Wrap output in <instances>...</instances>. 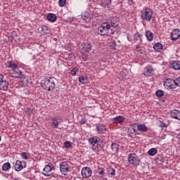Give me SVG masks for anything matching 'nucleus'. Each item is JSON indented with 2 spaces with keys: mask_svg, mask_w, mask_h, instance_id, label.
I'll return each instance as SVG.
<instances>
[{
  "mask_svg": "<svg viewBox=\"0 0 180 180\" xmlns=\"http://www.w3.org/2000/svg\"><path fill=\"white\" fill-rule=\"evenodd\" d=\"M172 40L176 41L180 37V30L179 29L174 30L171 32Z\"/></svg>",
  "mask_w": 180,
  "mask_h": 180,
  "instance_id": "4468645a",
  "label": "nucleus"
},
{
  "mask_svg": "<svg viewBox=\"0 0 180 180\" xmlns=\"http://www.w3.org/2000/svg\"><path fill=\"white\" fill-rule=\"evenodd\" d=\"M155 95L156 96H158V98H161L162 96H164V91L162 90H158L155 92Z\"/></svg>",
  "mask_w": 180,
  "mask_h": 180,
  "instance_id": "f704fd0d",
  "label": "nucleus"
},
{
  "mask_svg": "<svg viewBox=\"0 0 180 180\" xmlns=\"http://www.w3.org/2000/svg\"><path fill=\"white\" fill-rule=\"evenodd\" d=\"M141 18L143 20L150 22L153 19V10L150 8H146L141 11Z\"/></svg>",
  "mask_w": 180,
  "mask_h": 180,
  "instance_id": "20e7f679",
  "label": "nucleus"
},
{
  "mask_svg": "<svg viewBox=\"0 0 180 180\" xmlns=\"http://www.w3.org/2000/svg\"><path fill=\"white\" fill-rule=\"evenodd\" d=\"M142 34H140L139 33H136L134 35V40H135L136 41H139V40H141V37H142Z\"/></svg>",
  "mask_w": 180,
  "mask_h": 180,
  "instance_id": "72a5a7b5",
  "label": "nucleus"
},
{
  "mask_svg": "<svg viewBox=\"0 0 180 180\" xmlns=\"http://www.w3.org/2000/svg\"><path fill=\"white\" fill-rule=\"evenodd\" d=\"M97 33L101 36H110V34H115L116 33V30L113 28H111L110 23L108 22H105L101 24L98 28Z\"/></svg>",
  "mask_w": 180,
  "mask_h": 180,
  "instance_id": "f257e3e1",
  "label": "nucleus"
},
{
  "mask_svg": "<svg viewBox=\"0 0 180 180\" xmlns=\"http://www.w3.org/2000/svg\"><path fill=\"white\" fill-rule=\"evenodd\" d=\"M101 141H102V140L98 136H94L89 139V142L91 146V148L95 153H100L102 150Z\"/></svg>",
  "mask_w": 180,
  "mask_h": 180,
  "instance_id": "f03ea898",
  "label": "nucleus"
},
{
  "mask_svg": "<svg viewBox=\"0 0 180 180\" xmlns=\"http://www.w3.org/2000/svg\"><path fill=\"white\" fill-rule=\"evenodd\" d=\"M157 154V149L155 148H152L148 151V155L151 157Z\"/></svg>",
  "mask_w": 180,
  "mask_h": 180,
  "instance_id": "c756f323",
  "label": "nucleus"
},
{
  "mask_svg": "<svg viewBox=\"0 0 180 180\" xmlns=\"http://www.w3.org/2000/svg\"><path fill=\"white\" fill-rule=\"evenodd\" d=\"M65 2H67V0H59L58 5L60 6V8H63L65 5Z\"/></svg>",
  "mask_w": 180,
  "mask_h": 180,
  "instance_id": "58836bf2",
  "label": "nucleus"
},
{
  "mask_svg": "<svg viewBox=\"0 0 180 180\" xmlns=\"http://www.w3.org/2000/svg\"><path fill=\"white\" fill-rule=\"evenodd\" d=\"M85 123H86V121L85 120H81V124H85Z\"/></svg>",
  "mask_w": 180,
  "mask_h": 180,
  "instance_id": "8fccbe9b",
  "label": "nucleus"
},
{
  "mask_svg": "<svg viewBox=\"0 0 180 180\" xmlns=\"http://www.w3.org/2000/svg\"><path fill=\"white\" fill-rule=\"evenodd\" d=\"M167 124H165V122H161V124H160V127H162V129H163V127H167Z\"/></svg>",
  "mask_w": 180,
  "mask_h": 180,
  "instance_id": "de8ad7c7",
  "label": "nucleus"
},
{
  "mask_svg": "<svg viewBox=\"0 0 180 180\" xmlns=\"http://www.w3.org/2000/svg\"><path fill=\"white\" fill-rule=\"evenodd\" d=\"M9 88V82L5 79L4 75L0 74V89L1 91H7Z\"/></svg>",
  "mask_w": 180,
  "mask_h": 180,
  "instance_id": "0eeeda50",
  "label": "nucleus"
},
{
  "mask_svg": "<svg viewBox=\"0 0 180 180\" xmlns=\"http://www.w3.org/2000/svg\"><path fill=\"white\" fill-rule=\"evenodd\" d=\"M137 130L141 133H146V131H148V127H147L144 124H139L137 126Z\"/></svg>",
  "mask_w": 180,
  "mask_h": 180,
  "instance_id": "aec40b11",
  "label": "nucleus"
},
{
  "mask_svg": "<svg viewBox=\"0 0 180 180\" xmlns=\"http://www.w3.org/2000/svg\"><path fill=\"white\" fill-rule=\"evenodd\" d=\"M171 68L178 71L180 70V61L179 60H174L171 63Z\"/></svg>",
  "mask_w": 180,
  "mask_h": 180,
  "instance_id": "6ab92c4d",
  "label": "nucleus"
},
{
  "mask_svg": "<svg viewBox=\"0 0 180 180\" xmlns=\"http://www.w3.org/2000/svg\"><path fill=\"white\" fill-rule=\"evenodd\" d=\"M78 72H79V69H78V68H74L72 70H71V75L73 77H75L77 75V74H78Z\"/></svg>",
  "mask_w": 180,
  "mask_h": 180,
  "instance_id": "473e14b6",
  "label": "nucleus"
},
{
  "mask_svg": "<svg viewBox=\"0 0 180 180\" xmlns=\"http://www.w3.org/2000/svg\"><path fill=\"white\" fill-rule=\"evenodd\" d=\"M64 146H65V148H70V147H71V142L65 141L64 143Z\"/></svg>",
  "mask_w": 180,
  "mask_h": 180,
  "instance_id": "37998d69",
  "label": "nucleus"
},
{
  "mask_svg": "<svg viewBox=\"0 0 180 180\" xmlns=\"http://www.w3.org/2000/svg\"><path fill=\"white\" fill-rule=\"evenodd\" d=\"M81 17L82 20H84L85 23H89V22H91V19H92V15H91V14H89L88 13H84V14H82Z\"/></svg>",
  "mask_w": 180,
  "mask_h": 180,
  "instance_id": "f3484780",
  "label": "nucleus"
},
{
  "mask_svg": "<svg viewBox=\"0 0 180 180\" xmlns=\"http://www.w3.org/2000/svg\"><path fill=\"white\" fill-rule=\"evenodd\" d=\"M69 58H70V60H71V61H74V60H75V56L73 53H71L69 55Z\"/></svg>",
  "mask_w": 180,
  "mask_h": 180,
  "instance_id": "49530a36",
  "label": "nucleus"
},
{
  "mask_svg": "<svg viewBox=\"0 0 180 180\" xmlns=\"http://www.w3.org/2000/svg\"><path fill=\"white\" fill-rule=\"evenodd\" d=\"M112 122H113V123H115L116 124H117L119 123H123V122H124V117L121 116V115L115 117L112 119Z\"/></svg>",
  "mask_w": 180,
  "mask_h": 180,
  "instance_id": "412c9836",
  "label": "nucleus"
},
{
  "mask_svg": "<svg viewBox=\"0 0 180 180\" xmlns=\"http://www.w3.org/2000/svg\"><path fill=\"white\" fill-rule=\"evenodd\" d=\"M23 168H26V161L17 160L14 165L15 171L19 172L20 171H22Z\"/></svg>",
  "mask_w": 180,
  "mask_h": 180,
  "instance_id": "1a4fd4ad",
  "label": "nucleus"
},
{
  "mask_svg": "<svg viewBox=\"0 0 180 180\" xmlns=\"http://www.w3.org/2000/svg\"><path fill=\"white\" fill-rule=\"evenodd\" d=\"M16 69L14 70V72L15 74H17V76H12L14 78H19V75H20V70H15Z\"/></svg>",
  "mask_w": 180,
  "mask_h": 180,
  "instance_id": "79ce46f5",
  "label": "nucleus"
},
{
  "mask_svg": "<svg viewBox=\"0 0 180 180\" xmlns=\"http://www.w3.org/2000/svg\"><path fill=\"white\" fill-rule=\"evenodd\" d=\"M42 84H44V89L46 91H53L56 86V83H54V79L53 77L45 78Z\"/></svg>",
  "mask_w": 180,
  "mask_h": 180,
  "instance_id": "7ed1b4c3",
  "label": "nucleus"
},
{
  "mask_svg": "<svg viewBox=\"0 0 180 180\" xmlns=\"http://www.w3.org/2000/svg\"><path fill=\"white\" fill-rule=\"evenodd\" d=\"M163 47L164 46H162V44H161L160 42L155 43L153 46L154 50H155L158 52L161 51V50H162Z\"/></svg>",
  "mask_w": 180,
  "mask_h": 180,
  "instance_id": "393cba45",
  "label": "nucleus"
},
{
  "mask_svg": "<svg viewBox=\"0 0 180 180\" xmlns=\"http://www.w3.org/2000/svg\"><path fill=\"white\" fill-rule=\"evenodd\" d=\"M139 123H135V124H133L130 126V127L131 129H134V130H137V126H138Z\"/></svg>",
  "mask_w": 180,
  "mask_h": 180,
  "instance_id": "a18cd8bd",
  "label": "nucleus"
},
{
  "mask_svg": "<svg viewBox=\"0 0 180 180\" xmlns=\"http://www.w3.org/2000/svg\"><path fill=\"white\" fill-rule=\"evenodd\" d=\"M128 162L130 165L138 167V165H140L141 161L136 153H129L128 155Z\"/></svg>",
  "mask_w": 180,
  "mask_h": 180,
  "instance_id": "39448f33",
  "label": "nucleus"
},
{
  "mask_svg": "<svg viewBox=\"0 0 180 180\" xmlns=\"http://www.w3.org/2000/svg\"><path fill=\"white\" fill-rule=\"evenodd\" d=\"M60 171L63 175H67L70 171V164L67 162H63L60 164Z\"/></svg>",
  "mask_w": 180,
  "mask_h": 180,
  "instance_id": "9d476101",
  "label": "nucleus"
},
{
  "mask_svg": "<svg viewBox=\"0 0 180 180\" xmlns=\"http://www.w3.org/2000/svg\"><path fill=\"white\" fill-rule=\"evenodd\" d=\"M66 21L68 22L69 23H72V22H74V18L72 17H68L66 19Z\"/></svg>",
  "mask_w": 180,
  "mask_h": 180,
  "instance_id": "c03bdc74",
  "label": "nucleus"
},
{
  "mask_svg": "<svg viewBox=\"0 0 180 180\" xmlns=\"http://www.w3.org/2000/svg\"><path fill=\"white\" fill-rule=\"evenodd\" d=\"M41 32H43V33L49 34V27L46 25H43L41 27Z\"/></svg>",
  "mask_w": 180,
  "mask_h": 180,
  "instance_id": "e433bc0d",
  "label": "nucleus"
},
{
  "mask_svg": "<svg viewBox=\"0 0 180 180\" xmlns=\"http://www.w3.org/2000/svg\"><path fill=\"white\" fill-rule=\"evenodd\" d=\"M174 81H175V83H176V86H179L180 87V77L176 78L174 79Z\"/></svg>",
  "mask_w": 180,
  "mask_h": 180,
  "instance_id": "a19ab883",
  "label": "nucleus"
},
{
  "mask_svg": "<svg viewBox=\"0 0 180 180\" xmlns=\"http://www.w3.org/2000/svg\"><path fill=\"white\" fill-rule=\"evenodd\" d=\"M119 18L113 17L110 22L111 29H114V30H117V27H119Z\"/></svg>",
  "mask_w": 180,
  "mask_h": 180,
  "instance_id": "ddd939ff",
  "label": "nucleus"
},
{
  "mask_svg": "<svg viewBox=\"0 0 180 180\" xmlns=\"http://www.w3.org/2000/svg\"><path fill=\"white\" fill-rule=\"evenodd\" d=\"M8 68H12L13 70H16L18 68V65H16L14 62H8Z\"/></svg>",
  "mask_w": 180,
  "mask_h": 180,
  "instance_id": "2f4dec72",
  "label": "nucleus"
},
{
  "mask_svg": "<svg viewBox=\"0 0 180 180\" xmlns=\"http://www.w3.org/2000/svg\"><path fill=\"white\" fill-rule=\"evenodd\" d=\"M14 180H19V179H14Z\"/></svg>",
  "mask_w": 180,
  "mask_h": 180,
  "instance_id": "864d4df0",
  "label": "nucleus"
},
{
  "mask_svg": "<svg viewBox=\"0 0 180 180\" xmlns=\"http://www.w3.org/2000/svg\"><path fill=\"white\" fill-rule=\"evenodd\" d=\"M146 37L148 41H153L154 39V34L150 30H148L146 32Z\"/></svg>",
  "mask_w": 180,
  "mask_h": 180,
  "instance_id": "4be33fe9",
  "label": "nucleus"
},
{
  "mask_svg": "<svg viewBox=\"0 0 180 180\" xmlns=\"http://www.w3.org/2000/svg\"><path fill=\"white\" fill-rule=\"evenodd\" d=\"M83 50H84L85 53H89L92 50V45L89 43H84Z\"/></svg>",
  "mask_w": 180,
  "mask_h": 180,
  "instance_id": "b1692460",
  "label": "nucleus"
},
{
  "mask_svg": "<svg viewBox=\"0 0 180 180\" xmlns=\"http://www.w3.org/2000/svg\"><path fill=\"white\" fill-rule=\"evenodd\" d=\"M79 81L81 84H85L86 83V81H88V77L84 75L79 76Z\"/></svg>",
  "mask_w": 180,
  "mask_h": 180,
  "instance_id": "7c9ffc66",
  "label": "nucleus"
},
{
  "mask_svg": "<svg viewBox=\"0 0 180 180\" xmlns=\"http://www.w3.org/2000/svg\"><path fill=\"white\" fill-rule=\"evenodd\" d=\"M119 147H120V146H119V144L116 143H112L111 144V149L112 150V151H114V153H117V151L119 150Z\"/></svg>",
  "mask_w": 180,
  "mask_h": 180,
  "instance_id": "bb28decb",
  "label": "nucleus"
},
{
  "mask_svg": "<svg viewBox=\"0 0 180 180\" xmlns=\"http://www.w3.org/2000/svg\"><path fill=\"white\" fill-rule=\"evenodd\" d=\"M2 140V138H1V136H0V141Z\"/></svg>",
  "mask_w": 180,
  "mask_h": 180,
  "instance_id": "3c124183",
  "label": "nucleus"
},
{
  "mask_svg": "<svg viewBox=\"0 0 180 180\" xmlns=\"http://www.w3.org/2000/svg\"><path fill=\"white\" fill-rule=\"evenodd\" d=\"M20 156L22 158V160H29V158H30V153H26V152H22L20 153Z\"/></svg>",
  "mask_w": 180,
  "mask_h": 180,
  "instance_id": "cd10ccee",
  "label": "nucleus"
},
{
  "mask_svg": "<svg viewBox=\"0 0 180 180\" xmlns=\"http://www.w3.org/2000/svg\"><path fill=\"white\" fill-rule=\"evenodd\" d=\"M63 123V119L60 118L59 117H55L52 118V122H51V127L53 129H58V125L61 124Z\"/></svg>",
  "mask_w": 180,
  "mask_h": 180,
  "instance_id": "f8f14e48",
  "label": "nucleus"
},
{
  "mask_svg": "<svg viewBox=\"0 0 180 180\" xmlns=\"http://www.w3.org/2000/svg\"><path fill=\"white\" fill-rule=\"evenodd\" d=\"M143 74L146 77H153L154 75V69L151 66H147Z\"/></svg>",
  "mask_w": 180,
  "mask_h": 180,
  "instance_id": "2eb2a0df",
  "label": "nucleus"
},
{
  "mask_svg": "<svg viewBox=\"0 0 180 180\" xmlns=\"http://www.w3.org/2000/svg\"><path fill=\"white\" fill-rule=\"evenodd\" d=\"M53 169H54V165H53L52 163H49L45 166L42 174L45 176H51V175H53Z\"/></svg>",
  "mask_w": 180,
  "mask_h": 180,
  "instance_id": "6e6552de",
  "label": "nucleus"
},
{
  "mask_svg": "<svg viewBox=\"0 0 180 180\" xmlns=\"http://www.w3.org/2000/svg\"><path fill=\"white\" fill-rule=\"evenodd\" d=\"M107 174L113 176L116 174V170L113 167H108L107 169Z\"/></svg>",
  "mask_w": 180,
  "mask_h": 180,
  "instance_id": "a878e982",
  "label": "nucleus"
},
{
  "mask_svg": "<svg viewBox=\"0 0 180 180\" xmlns=\"http://www.w3.org/2000/svg\"><path fill=\"white\" fill-rule=\"evenodd\" d=\"M97 172L98 175H101V176H105V169H103V168H99Z\"/></svg>",
  "mask_w": 180,
  "mask_h": 180,
  "instance_id": "c9c22d12",
  "label": "nucleus"
},
{
  "mask_svg": "<svg viewBox=\"0 0 180 180\" xmlns=\"http://www.w3.org/2000/svg\"><path fill=\"white\" fill-rule=\"evenodd\" d=\"M47 20H49V22H56V20H57V15L54 13H49L47 15Z\"/></svg>",
  "mask_w": 180,
  "mask_h": 180,
  "instance_id": "5701e85b",
  "label": "nucleus"
},
{
  "mask_svg": "<svg viewBox=\"0 0 180 180\" xmlns=\"http://www.w3.org/2000/svg\"><path fill=\"white\" fill-rule=\"evenodd\" d=\"M170 115L173 119L180 120V111L178 110H173L171 111Z\"/></svg>",
  "mask_w": 180,
  "mask_h": 180,
  "instance_id": "a211bd4d",
  "label": "nucleus"
},
{
  "mask_svg": "<svg viewBox=\"0 0 180 180\" xmlns=\"http://www.w3.org/2000/svg\"><path fill=\"white\" fill-rule=\"evenodd\" d=\"M92 175V169L88 167H84L82 169V176L83 178H90Z\"/></svg>",
  "mask_w": 180,
  "mask_h": 180,
  "instance_id": "9b49d317",
  "label": "nucleus"
},
{
  "mask_svg": "<svg viewBox=\"0 0 180 180\" xmlns=\"http://www.w3.org/2000/svg\"><path fill=\"white\" fill-rule=\"evenodd\" d=\"M136 49L137 50V51H141V46L140 45H136Z\"/></svg>",
  "mask_w": 180,
  "mask_h": 180,
  "instance_id": "09e8293b",
  "label": "nucleus"
},
{
  "mask_svg": "<svg viewBox=\"0 0 180 180\" xmlns=\"http://www.w3.org/2000/svg\"><path fill=\"white\" fill-rule=\"evenodd\" d=\"M164 86L168 91H169L170 89H176V84L175 83V79H174L172 78L167 79L164 82Z\"/></svg>",
  "mask_w": 180,
  "mask_h": 180,
  "instance_id": "423d86ee",
  "label": "nucleus"
},
{
  "mask_svg": "<svg viewBox=\"0 0 180 180\" xmlns=\"http://www.w3.org/2000/svg\"><path fill=\"white\" fill-rule=\"evenodd\" d=\"M110 46L112 49H116V41H111L110 42Z\"/></svg>",
  "mask_w": 180,
  "mask_h": 180,
  "instance_id": "ea45409f",
  "label": "nucleus"
},
{
  "mask_svg": "<svg viewBox=\"0 0 180 180\" xmlns=\"http://www.w3.org/2000/svg\"><path fill=\"white\" fill-rule=\"evenodd\" d=\"M136 129H134L133 128H131V127L128 129L127 133H129V134H134V133H136Z\"/></svg>",
  "mask_w": 180,
  "mask_h": 180,
  "instance_id": "4c0bfd02",
  "label": "nucleus"
},
{
  "mask_svg": "<svg viewBox=\"0 0 180 180\" xmlns=\"http://www.w3.org/2000/svg\"><path fill=\"white\" fill-rule=\"evenodd\" d=\"M110 1V2H112V0H109Z\"/></svg>",
  "mask_w": 180,
  "mask_h": 180,
  "instance_id": "603ef678",
  "label": "nucleus"
},
{
  "mask_svg": "<svg viewBox=\"0 0 180 180\" xmlns=\"http://www.w3.org/2000/svg\"><path fill=\"white\" fill-rule=\"evenodd\" d=\"M9 169H11V163L9 162L4 163L2 166V170L6 172V171H9Z\"/></svg>",
  "mask_w": 180,
  "mask_h": 180,
  "instance_id": "c85d7f7f",
  "label": "nucleus"
},
{
  "mask_svg": "<svg viewBox=\"0 0 180 180\" xmlns=\"http://www.w3.org/2000/svg\"><path fill=\"white\" fill-rule=\"evenodd\" d=\"M96 130L98 134H105L106 133V126L98 124L96 125Z\"/></svg>",
  "mask_w": 180,
  "mask_h": 180,
  "instance_id": "dca6fc26",
  "label": "nucleus"
}]
</instances>
